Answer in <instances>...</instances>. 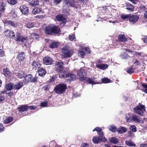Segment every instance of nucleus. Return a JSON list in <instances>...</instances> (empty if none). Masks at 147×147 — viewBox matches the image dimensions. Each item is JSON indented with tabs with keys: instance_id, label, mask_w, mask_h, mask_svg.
Wrapping results in <instances>:
<instances>
[{
	"instance_id": "nucleus-1",
	"label": "nucleus",
	"mask_w": 147,
	"mask_h": 147,
	"mask_svg": "<svg viewBox=\"0 0 147 147\" xmlns=\"http://www.w3.org/2000/svg\"><path fill=\"white\" fill-rule=\"evenodd\" d=\"M64 63L61 61H60L56 63L55 65V70L59 72V77L61 78H64L65 75L67 70L63 66Z\"/></svg>"
},
{
	"instance_id": "nucleus-2",
	"label": "nucleus",
	"mask_w": 147,
	"mask_h": 147,
	"mask_svg": "<svg viewBox=\"0 0 147 147\" xmlns=\"http://www.w3.org/2000/svg\"><path fill=\"white\" fill-rule=\"evenodd\" d=\"M16 34V37L15 39L16 41L22 42L24 45L27 47H29L30 44L27 37L22 36L21 34L17 32Z\"/></svg>"
},
{
	"instance_id": "nucleus-3",
	"label": "nucleus",
	"mask_w": 147,
	"mask_h": 147,
	"mask_svg": "<svg viewBox=\"0 0 147 147\" xmlns=\"http://www.w3.org/2000/svg\"><path fill=\"white\" fill-rule=\"evenodd\" d=\"M66 87L67 86L65 84L61 83L56 86L54 88V90L57 94H61L65 92Z\"/></svg>"
},
{
	"instance_id": "nucleus-4",
	"label": "nucleus",
	"mask_w": 147,
	"mask_h": 147,
	"mask_svg": "<svg viewBox=\"0 0 147 147\" xmlns=\"http://www.w3.org/2000/svg\"><path fill=\"white\" fill-rule=\"evenodd\" d=\"M59 32V28L57 26H55L53 27L50 26H47L46 28L45 33L48 34L53 33L58 34Z\"/></svg>"
},
{
	"instance_id": "nucleus-5",
	"label": "nucleus",
	"mask_w": 147,
	"mask_h": 147,
	"mask_svg": "<svg viewBox=\"0 0 147 147\" xmlns=\"http://www.w3.org/2000/svg\"><path fill=\"white\" fill-rule=\"evenodd\" d=\"M61 51L63 53V56L65 58L71 57L73 53V51L69 50L67 46L65 47L62 49Z\"/></svg>"
},
{
	"instance_id": "nucleus-6",
	"label": "nucleus",
	"mask_w": 147,
	"mask_h": 147,
	"mask_svg": "<svg viewBox=\"0 0 147 147\" xmlns=\"http://www.w3.org/2000/svg\"><path fill=\"white\" fill-rule=\"evenodd\" d=\"M145 107L142 104L139 103L136 107L134 108V110L135 113L141 115H142L144 112L145 111Z\"/></svg>"
},
{
	"instance_id": "nucleus-7",
	"label": "nucleus",
	"mask_w": 147,
	"mask_h": 147,
	"mask_svg": "<svg viewBox=\"0 0 147 147\" xmlns=\"http://www.w3.org/2000/svg\"><path fill=\"white\" fill-rule=\"evenodd\" d=\"M37 79V77L36 76L34 77H32V75L30 74H28L26 76L24 80V82L25 83H27L28 82H35Z\"/></svg>"
},
{
	"instance_id": "nucleus-8",
	"label": "nucleus",
	"mask_w": 147,
	"mask_h": 147,
	"mask_svg": "<svg viewBox=\"0 0 147 147\" xmlns=\"http://www.w3.org/2000/svg\"><path fill=\"white\" fill-rule=\"evenodd\" d=\"M77 75L79 76V78L81 80H86V77L85 76L86 74L85 71L83 69H81L79 71Z\"/></svg>"
},
{
	"instance_id": "nucleus-9",
	"label": "nucleus",
	"mask_w": 147,
	"mask_h": 147,
	"mask_svg": "<svg viewBox=\"0 0 147 147\" xmlns=\"http://www.w3.org/2000/svg\"><path fill=\"white\" fill-rule=\"evenodd\" d=\"M4 35L7 37L13 38L15 37V34L13 31L7 29L3 32Z\"/></svg>"
},
{
	"instance_id": "nucleus-10",
	"label": "nucleus",
	"mask_w": 147,
	"mask_h": 147,
	"mask_svg": "<svg viewBox=\"0 0 147 147\" xmlns=\"http://www.w3.org/2000/svg\"><path fill=\"white\" fill-rule=\"evenodd\" d=\"M139 19V17L136 15H131L129 18V22L132 24H134Z\"/></svg>"
},
{
	"instance_id": "nucleus-11",
	"label": "nucleus",
	"mask_w": 147,
	"mask_h": 147,
	"mask_svg": "<svg viewBox=\"0 0 147 147\" xmlns=\"http://www.w3.org/2000/svg\"><path fill=\"white\" fill-rule=\"evenodd\" d=\"M3 22L5 25L11 26L13 27H16L18 25V24L17 23L10 20L4 19L3 20Z\"/></svg>"
},
{
	"instance_id": "nucleus-12",
	"label": "nucleus",
	"mask_w": 147,
	"mask_h": 147,
	"mask_svg": "<svg viewBox=\"0 0 147 147\" xmlns=\"http://www.w3.org/2000/svg\"><path fill=\"white\" fill-rule=\"evenodd\" d=\"M44 63L46 65H51L53 62L52 58L50 57H45L43 59Z\"/></svg>"
},
{
	"instance_id": "nucleus-13",
	"label": "nucleus",
	"mask_w": 147,
	"mask_h": 147,
	"mask_svg": "<svg viewBox=\"0 0 147 147\" xmlns=\"http://www.w3.org/2000/svg\"><path fill=\"white\" fill-rule=\"evenodd\" d=\"M20 9L23 14H26L29 11L28 8L25 5H22L20 6Z\"/></svg>"
},
{
	"instance_id": "nucleus-14",
	"label": "nucleus",
	"mask_w": 147,
	"mask_h": 147,
	"mask_svg": "<svg viewBox=\"0 0 147 147\" xmlns=\"http://www.w3.org/2000/svg\"><path fill=\"white\" fill-rule=\"evenodd\" d=\"M56 19L57 21H60L63 23H65L66 21V19L63 15H57L56 17Z\"/></svg>"
},
{
	"instance_id": "nucleus-15",
	"label": "nucleus",
	"mask_w": 147,
	"mask_h": 147,
	"mask_svg": "<svg viewBox=\"0 0 147 147\" xmlns=\"http://www.w3.org/2000/svg\"><path fill=\"white\" fill-rule=\"evenodd\" d=\"M109 65L107 64H105L102 63L96 65V67L98 68L103 70H104L107 68Z\"/></svg>"
},
{
	"instance_id": "nucleus-16",
	"label": "nucleus",
	"mask_w": 147,
	"mask_h": 147,
	"mask_svg": "<svg viewBox=\"0 0 147 147\" xmlns=\"http://www.w3.org/2000/svg\"><path fill=\"white\" fill-rule=\"evenodd\" d=\"M65 3L69 7H74L75 6V2L73 0H65Z\"/></svg>"
},
{
	"instance_id": "nucleus-17",
	"label": "nucleus",
	"mask_w": 147,
	"mask_h": 147,
	"mask_svg": "<svg viewBox=\"0 0 147 147\" xmlns=\"http://www.w3.org/2000/svg\"><path fill=\"white\" fill-rule=\"evenodd\" d=\"M68 77L70 78H69V80H73L76 79V76L73 73H71L70 74H66L64 78H67Z\"/></svg>"
},
{
	"instance_id": "nucleus-18",
	"label": "nucleus",
	"mask_w": 147,
	"mask_h": 147,
	"mask_svg": "<svg viewBox=\"0 0 147 147\" xmlns=\"http://www.w3.org/2000/svg\"><path fill=\"white\" fill-rule=\"evenodd\" d=\"M26 74L24 71H20L16 75V76L19 78H22L25 77Z\"/></svg>"
},
{
	"instance_id": "nucleus-19",
	"label": "nucleus",
	"mask_w": 147,
	"mask_h": 147,
	"mask_svg": "<svg viewBox=\"0 0 147 147\" xmlns=\"http://www.w3.org/2000/svg\"><path fill=\"white\" fill-rule=\"evenodd\" d=\"M40 12H42V11L40 8L35 7L33 8L32 11V14L35 15L38 14Z\"/></svg>"
},
{
	"instance_id": "nucleus-20",
	"label": "nucleus",
	"mask_w": 147,
	"mask_h": 147,
	"mask_svg": "<svg viewBox=\"0 0 147 147\" xmlns=\"http://www.w3.org/2000/svg\"><path fill=\"white\" fill-rule=\"evenodd\" d=\"M131 120L136 123H139L141 121V120L138 116L136 115H133L131 117Z\"/></svg>"
},
{
	"instance_id": "nucleus-21",
	"label": "nucleus",
	"mask_w": 147,
	"mask_h": 147,
	"mask_svg": "<svg viewBox=\"0 0 147 147\" xmlns=\"http://www.w3.org/2000/svg\"><path fill=\"white\" fill-rule=\"evenodd\" d=\"M102 129L100 127H96L93 130V131H96L100 137H102L103 135V133L102 131Z\"/></svg>"
},
{
	"instance_id": "nucleus-22",
	"label": "nucleus",
	"mask_w": 147,
	"mask_h": 147,
	"mask_svg": "<svg viewBox=\"0 0 147 147\" xmlns=\"http://www.w3.org/2000/svg\"><path fill=\"white\" fill-rule=\"evenodd\" d=\"M127 129L125 127H120L117 129V131L118 132L119 134H122L125 133L127 131Z\"/></svg>"
},
{
	"instance_id": "nucleus-23",
	"label": "nucleus",
	"mask_w": 147,
	"mask_h": 147,
	"mask_svg": "<svg viewBox=\"0 0 147 147\" xmlns=\"http://www.w3.org/2000/svg\"><path fill=\"white\" fill-rule=\"evenodd\" d=\"M23 83L22 82H19L16 84L14 86V88L16 90H19L23 86Z\"/></svg>"
},
{
	"instance_id": "nucleus-24",
	"label": "nucleus",
	"mask_w": 147,
	"mask_h": 147,
	"mask_svg": "<svg viewBox=\"0 0 147 147\" xmlns=\"http://www.w3.org/2000/svg\"><path fill=\"white\" fill-rule=\"evenodd\" d=\"M28 109V106L25 105H23L18 108V110L20 112H24L26 111Z\"/></svg>"
},
{
	"instance_id": "nucleus-25",
	"label": "nucleus",
	"mask_w": 147,
	"mask_h": 147,
	"mask_svg": "<svg viewBox=\"0 0 147 147\" xmlns=\"http://www.w3.org/2000/svg\"><path fill=\"white\" fill-rule=\"evenodd\" d=\"M3 73L4 75L7 78H8L10 77L11 75L10 72L7 68L4 69Z\"/></svg>"
},
{
	"instance_id": "nucleus-26",
	"label": "nucleus",
	"mask_w": 147,
	"mask_h": 147,
	"mask_svg": "<svg viewBox=\"0 0 147 147\" xmlns=\"http://www.w3.org/2000/svg\"><path fill=\"white\" fill-rule=\"evenodd\" d=\"M94 79L92 78H88L86 77V80L87 82L89 84H96V82L94 81Z\"/></svg>"
},
{
	"instance_id": "nucleus-27",
	"label": "nucleus",
	"mask_w": 147,
	"mask_h": 147,
	"mask_svg": "<svg viewBox=\"0 0 147 147\" xmlns=\"http://www.w3.org/2000/svg\"><path fill=\"white\" fill-rule=\"evenodd\" d=\"M40 65V63L37 61H34L32 64V68L34 69H36L38 67H39Z\"/></svg>"
},
{
	"instance_id": "nucleus-28",
	"label": "nucleus",
	"mask_w": 147,
	"mask_h": 147,
	"mask_svg": "<svg viewBox=\"0 0 147 147\" xmlns=\"http://www.w3.org/2000/svg\"><path fill=\"white\" fill-rule=\"evenodd\" d=\"M28 2L31 6L37 5L39 2L38 0H29Z\"/></svg>"
},
{
	"instance_id": "nucleus-29",
	"label": "nucleus",
	"mask_w": 147,
	"mask_h": 147,
	"mask_svg": "<svg viewBox=\"0 0 147 147\" xmlns=\"http://www.w3.org/2000/svg\"><path fill=\"white\" fill-rule=\"evenodd\" d=\"M39 75L40 76L45 75L46 74L45 70L43 68H40L38 70Z\"/></svg>"
},
{
	"instance_id": "nucleus-30",
	"label": "nucleus",
	"mask_w": 147,
	"mask_h": 147,
	"mask_svg": "<svg viewBox=\"0 0 147 147\" xmlns=\"http://www.w3.org/2000/svg\"><path fill=\"white\" fill-rule=\"evenodd\" d=\"M125 6L126 8L131 11H133L134 10V7L131 4L129 3H127L126 4Z\"/></svg>"
},
{
	"instance_id": "nucleus-31",
	"label": "nucleus",
	"mask_w": 147,
	"mask_h": 147,
	"mask_svg": "<svg viewBox=\"0 0 147 147\" xmlns=\"http://www.w3.org/2000/svg\"><path fill=\"white\" fill-rule=\"evenodd\" d=\"M25 56V55L24 52H20L19 53L18 56V58L20 60L22 61L24 59Z\"/></svg>"
},
{
	"instance_id": "nucleus-32",
	"label": "nucleus",
	"mask_w": 147,
	"mask_h": 147,
	"mask_svg": "<svg viewBox=\"0 0 147 147\" xmlns=\"http://www.w3.org/2000/svg\"><path fill=\"white\" fill-rule=\"evenodd\" d=\"M59 43L57 42H53L50 44L49 46L51 48H53L57 47L59 45Z\"/></svg>"
},
{
	"instance_id": "nucleus-33",
	"label": "nucleus",
	"mask_w": 147,
	"mask_h": 147,
	"mask_svg": "<svg viewBox=\"0 0 147 147\" xmlns=\"http://www.w3.org/2000/svg\"><path fill=\"white\" fill-rule=\"evenodd\" d=\"M125 144L127 146H135V144L132 141L129 140L125 141Z\"/></svg>"
},
{
	"instance_id": "nucleus-34",
	"label": "nucleus",
	"mask_w": 147,
	"mask_h": 147,
	"mask_svg": "<svg viewBox=\"0 0 147 147\" xmlns=\"http://www.w3.org/2000/svg\"><path fill=\"white\" fill-rule=\"evenodd\" d=\"M119 41L122 42H125L127 40V38H125V36L123 34H121L118 36Z\"/></svg>"
},
{
	"instance_id": "nucleus-35",
	"label": "nucleus",
	"mask_w": 147,
	"mask_h": 147,
	"mask_svg": "<svg viewBox=\"0 0 147 147\" xmlns=\"http://www.w3.org/2000/svg\"><path fill=\"white\" fill-rule=\"evenodd\" d=\"M93 142L95 144H97L100 142V137H97L96 136H94L92 139Z\"/></svg>"
},
{
	"instance_id": "nucleus-36",
	"label": "nucleus",
	"mask_w": 147,
	"mask_h": 147,
	"mask_svg": "<svg viewBox=\"0 0 147 147\" xmlns=\"http://www.w3.org/2000/svg\"><path fill=\"white\" fill-rule=\"evenodd\" d=\"M109 140L111 142L114 144H117L118 142V139L115 137L111 138Z\"/></svg>"
},
{
	"instance_id": "nucleus-37",
	"label": "nucleus",
	"mask_w": 147,
	"mask_h": 147,
	"mask_svg": "<svg viewBox=\"0 0 147 147\" xmlns=\"http://www.w3.org/2000/svg\"><path fill=\"white\" fill-rule=\"evenodd\" d=\"M5 86L7 90H10L12 89L13 87V84L12 83H10L9 84H7Z\"/></svg>"
},
{
	"instance_id": "nucleus-38",
	"label": "nucleus",
	"mask_w": 147,
	"mask_h": 147,
	"mask_svg": "<svg viewBox=\"0 0 147 147\" xmlns=\"http://www.w3.org/2000/svg\"><path fill=\"white\" fill-rule=\"evenodd\" d=\"M78 56L81 58H83L86 55V53L82 50L78 51Z\"/></svg>"
},
{
	"instance_id": "nucleus-39",
	"label": "nucleus",
	"mask_w": 147,
	"mask_h": 147,
	"mask_svg": "<svg viewBox=\"0 0 147 147\" xmlns=\"http://www.w3.org/2000/svg\"><path fill=\"white\" fill-rule=\"evenodd\" d=\"M13 119V118L12 117H8L4 120V123L5 124L9 123L11 122Z\"/></svg>"
},
{
	"instance_id": "nucleus-40",
	"label": "nucleus",
	"mask_w": 147,
	"mask_h": 147,
	"mask_svg": "<svg viewBox=\"0 0 147 147\" xmlns=\"http://www.w3.org/2000/svg\"><path fill=\"white\" fill-rule=\"evenodd\" d=\"M109 129L113 132H115L117 131V128L114 125H111L109 127Z\"/></svg>"
},
{
	"instance_id": "nucleus-41",
	"label": "nucleus",
	"mask_w": 147,
	"mask_h": 147,
	"mask_svg": "<svg viewBox=\"0 0 147 147\" xmlns=\"http://www.w3.org/2000/svg\"><path fill=\"white\" fill-rule=\"evenodd\" d=\"M34 24L31 22H28L26 23L25 26L28 28H31L34 26Z\"/></svg>"
},
{
	"instance_id": "nucleus-42",
	"label": "nucleus",
	"mask_w": 147,
	"mask_h": 147,
	"mask_svg": "<svg viewBox=\"0 0 147 147\" xmlns=\"http://www.w3.org/2000/svg\"><path fill=\"white\" fill-rule=\"evenodd\" d=\"M126 71L127 73L129 74H131L134 72V69L132 67H130L127 68Z\"/></svg>"
},
{
	"instance_id": "nucleus-43",
	"label": "nucleus",
	"mask_w": 147,
	"mask_h": 147,
	"mask_svg": "<svg viewBox=\"0 0 147 147\" xmlns=\"http://www.w3.org/2000/svg\"><path fill=\"white\" fill-rule=\"evenodd\" d=\"M102 82L103 83H107L111 82V80L110 79L106 78H102Z\"/></svg>"
},
{
	"instance_id": "nucleus-44",
	"label": "nucleus",
	"mask_w": 147,
	"mask_h": 147,
	"mask_svg": "<svg viewBox=\"0 0 147 147\" xmlns=\"http://www.w3.org/2000/svg\"><path fill=\"white\" fill-rule=\"evenodd\" d=\"M142 85L143 87L142 90L147 94V85L143 84Z\"/></svg>"
},
{
	"instance_id": "nucleus-45",
	"label": "nucleus",
	"mask_w": 147,
	"mask_h": 147,
	"mask_svg": "<svg viewBox=\"0 0 147 147\" xmlns=\"http://www.w3.org/2000/svg\"><path fill=\"white\" fill-rule=\"evenodd\" d=\"M125 119L127 122H129L130 121V120H131V117L130 118V114H127L126 115Z\"/></svg>"
},
{
	"instance_id": "nucleus-46",
	"label": "nucleus",
	"mask_w": 147,
	"mask_h": 147,
	"mask_svg": "<svg viewBox=\"0 0 147 147\" xmlns=\"http://www.w3.org/2000/svg\"><path fill=\"white\" fill-rule=\"evenodd\" d=\"M8 2L10 4L13 5L17 3V0H7Z\"/></svg>"
},
{
	"instance_id": "nucleus-47",
	"label": "nucleus",
	"mask_w": 147,
	"mask_h": 147,
	"mask_svg": "<svg viewBox=\"0 0 147 147\" xmlns=\"http://www.w3.org/2000/svg\"><path fill=\"white\" fill-rule=\"evenodd\" d=\"M130 129L133 132H135L136 131V127L134 125H131Z\"/></svg>"
},
{
	"instance_id": "nucleus-48",
	"label": "nucleus",
	"mask_w": 147,
	"mask_h": 147,
	"mask_svg": "<svg viewBox=\"0 0 147 147\" xmlns=\"http://www.w3.org/2000/svg\"><path fill=\"white\" fill-rule=\"evenodd\" d=\"M130 14H127L125 15H122L121 16V18L123 20H125L126 19L129 18L130 16Z\"/></svg>"
},
{
	"instance_id": "nucleus-49",
	"label": "nucleus",
	"mask_w": 147,
	"mask_h": 147,
	"mask_svg": "<svg viewBox=\"0 0 147 147\" xmlns=\"http://www.w3.org/2000/svg\"><path fill=\"white\" fill-rule=\"evenodd\" d=\"M47 101H45L41 103L40 106L42 107H47Z\"/></svg>"
},
{
	"instance_id": "nucleus-50",
	"label": "nucleus",
	"mask_w": 147,
	"mask_h": 147,
	"mask_svg": "<svg viewBox=\"0 0 147 147\" xmlns=\"http://www.w3.org/2000/svg\"><path fill=\"white\" fill-rule=\"evenodd\" d=\"M121 57L123 58L127 59L128 57H129V56L128 55L127 53H124L121 56Z\"/></svg>"
},
{
	"instance_id": "nucleus-51",
	"label": "nucleus",
	"mask_w": 147,
	"mask_h": 147,
	"mask_svg": "<svg viewBox=\"0 0 147 147\" xmlns=\"http://www.w3.org/2000/svg\"><path fill=\"white\" fill-rule=\"evenodd\" d=\"M63 13L66 15H69V12L68 9H64L63 10Z\"/></svg>"
},
{
	"instance_id": "nucleus-52",
	"label": "nucleus",
	"mask_w": 147,
	"mask_h": 147,
	"mask_svg": "<svg viewBox=\"0 0 147 147\" xmlns=\"http://www.w3.org/2000/svg\"><path fill=\"white\" fill-rule=\"evenodd\" d=\"M75 38V34H74L72 35H70L69 36V39L71 40L72 41Z\"/></svg>"
},
{
	"instance_id": "nucleus-53",
	"label": "nucleus",
	"mask_w": 147,
	"mask_h": 147,
	"mask_svg": "<svg viewBox=\"0 0 147 147\" xmlns=\"http://www.w3.org/2000/svg\"><path fill=\"white\" fill-rule=\"evenodd\" d=\"M31 36L33 38L35 39H37L38 38V36L35 33H32V34Z\"/></svg>"
},
{
	"instance_id": "nucleus-54",
	"label": "nucleus",
	"mask_w": 147,
	"mask_h": 147,
	"mask_svg": "<svg viewBox=\"0 0 147 147\" xmlns=\"http://www.w3.org/2000/svg\"><path fill=\"white\" fill-rule=\"evenodd\" d=\"M132 54L134 55H135L137 56H140L141 55V53L138 52L136 51H132Z\"/></svg>"
},
{
	"instance_id": "nucleus-55",
	"label": "nucleus",
	"mask_w": 147,
	"mask_h": 147,
	"mask_svg": "<svg viewBox=\"0 0 147 147\" xmlns=\"http://www.w3.org/2000/svg\"><path fill=\"white\" fill-rule=\"evenodd\" d=\"M1 6L0 8L1 9L3 10L4 11L5 10L4 7L5 6V4L3 2H2L1 3Z\"/></svg>"
},
{
	"instance_id": "nucleus-56",
	"label": "nucleus",
	"mask_w": 147,
	"mask_h": 147,
	"mask_svg": "<svg viewBox=\"0 0 147 147\" xmlns=\"http://www.w3.org/2000/svg\"><path fill=\"white\" fill-rule=\"evenodd\" d=\"M89 145L87 143H83L81 144V147H89Z\"/></svg>"
},
{
	"instance_id": "nucleus-57",
	"label": "nucleus",
	"mask_w": 147,
	"mask_h": 147,
	"mask_svg": "<svg viewBox=\"0 0 147 147\" xmlns=\"http://www.w3.org/2000/svg\"><path fill=\"white\" fill-rule=\"evenodd\" d=\"M49 84H47V85H45L42 87V89L45 90H48L49 89Z\"/></svg>"
},
{
	"instance_id": "nucleus-58",
	"label": "nucleus",
	"mask_w": 147,
	"mask_h": 147,
	"mask_svg": "<svg viewBox=\"0 0 147 147\" xmlns=\"http://www.w3.org/2000/svg\"><path fill=\"white\" fill-rule=\"evenodd\" d=\"M107 141V140L105 137L102 138L100 137V142L101 141L103 142H105Z\"/></svg>"
},
{
	"instance_id": "nucleus-59",
	"label": "nucleus",
	"mask_w": 147,
	"mask_h": 147,
	"mask_svg": "<svg viewBox=\"0 0 147 147\" xmlns=\"http://www.w3.org/2000/svg\"><path fill=\"white\" fill-rule=\"evenodd\" d=\"M4 127L2 123H0V132H2L4 130Z\"/></svg>"
},
{
	"instance_id": "nucleus-60",
	"label": "nucleus",
	"mask_w": 147,
	"mask_h": 147,
	"mask_svg": "<svg viewBox=\"0 0 147 147\" xmlns=\"http://www.w3.org/2000/svg\"><path fill=\"white\" fill-rule=\"evenodd\" d=\"M4 55L5 54L3 52V51L1 49H0V57H3Z\"/></svg>"
},
{
	"instance_id": "nucleus-61",
	"label": "nucleus",
	"mask_w": 147,
	"mask_h": 147,
	"mask_svg": "<svg viewBox=\"0 0 147 147\" xmlns=\"http://www.w3.org/2000/svg\"><path fill=\"white\" fill-rule=\"evenodd\" d=\"M6 94L7 96L11 97L13 95V92H9V93H7Z\"/></svg>"
},
{
	"instance_id": "nucleus-62",
	"label": "nucleus",
	"mask_w": 147,
	"mask_h": 147,
	"mask_svg": "<svg viewBox=\"0 0 147 147\" xmlns=\"http://www.w3.org/2000/svg\"><path fill=\"white\" fill-rule=\"evenodd\" d=\"M28 108H29L30 109L34 110L36 108V106H28Z\"/></svg>"
},
{
	"instance_id": "nucleus-63",
	"label": "nucleus",
	"mask_w": 147,
	"mask_h": 147,
	"mask_svg": "<svg viewBox=\"0 0 147 147\" xmlns=\"http://www.w3.org/2000/svg\"><path fill=\"white\" fill-rule=\"evenodd\" d=\"M54 3L55 5H57L61 1V0H53Z\"/></svg>"
},
{
	"instance_id": "nucleus-64",
	"label": "nucleus",
	"mask_w": 147,
	"mask_h": 147,
	"mask_svg": "<svg viewBox=\"0 0 147 147\" xmlns=\"http://www.w3.org/2000/svg\"><path fill=\"white\" fill-rule=\"evenodd\" d=\"M140 147H147V144H141Z\"/></svg>"
}]
</instances>
